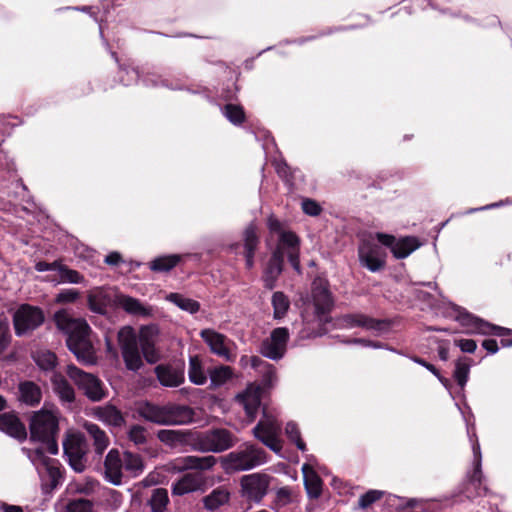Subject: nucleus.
Listing matches in <instances>:
<instances>
[{
	"label": "nucleus",
	"instance_id": "obj_1",
	"mask_svg": "<svg viewBox=\"0 0 512 512\" xmlns=\"http://www.w3.org/2000/svg\"><path fill=\"white\" fill-rule=\"evenodd\" d=\"M267 227L271 233L279 235L275 249L263 270V285L268 290H273L280 275L284 270V256L287 254L288 261L297 273H301L300 244L299 236L290 230L284 229V224L274 215L267 219Z\"/></svg>",
	"mask_w": 512,
	"mask_h": 512
},
{
	"label": "nucleus",
	"instance_id": "obj_2",
	"mask_svg": "<svg viewBox=\"0 0 512 512\" xmlns=\"http://www.w3.org/2000/svg\"><path fill=\"white\" fill-rule=\"evenodd\" d=\"M157 333L152 326L141 327L138 335L131 326H124L118 331L117 341L127 370H140L143 367L142 357L149 364H155L161 359V353L156 347Z\"/></svg>",
	"mask_w": 512,
	"mask_h": 512
},
{
	"label": "nucleus",
	"instance_id": "obj_3",
	"mask_svg": "<svg viewBox=\"0 0 512 512\" xmlns=\"http://www.w3.org/2000/svg\"><path fill=\"white\" fill-rule=\"evenodd\" d=\"M57 328L67 335L66 345L77 360L85 365L96 361L93 344L90 340L91 328L86 320L72 318L67 311L59 310L54 314Z\"/></svg>",
	"mask_w": 512,
	"mask_h": 512
},
{
	"label": "nucleus",
	"instance_id": "obj_4",
	"mask_svg": "<svg viewBox=\"0 0 512 512\" xmlns=\"http://www.w3.org/2000/svg\"><path fill=\"white\" fill-rule=\"evenodd\" d=\"M136 411L143 420L159 426L186 425L194 422L195 419V411L192 407L172 402L159 405L143 401L137 405Z\"/></svg>",
	"mask_w": 512,
	"mask_h": 512
},
{
	"label": "nucleus",
	"instance_id": "obj_5",
	"mask_svg": "<svg viewBox=\"0 0 512 512\" xmlns=\"http://www.w3.org/2000/svg\"><path fill=\"white\" fill-rule=\"evenodd\" d=\"M267 460L266 451L251 443L241 445L237 450L228 453L222 458V465L226 471H246L253 469Z\"/></svg>",
	"mask_w": 512,
	"mask_h": 512
},
{
	"label": "nucleus",
	"instance_id": "obj_6",
	"mask_svg": "<svg viewBox=\"0 0 512 512\" xmlns=\"http://www.w3.org/2000/svg\"><path fill=\"white\" fill-rule=\"evenodd\" d=\"M236 441V436L225 428L194 431L193 451L220 453L232 448Z\"/></svg>",
	"mask_w": 512,
	"mask_h": 512
},
{
	"label": "nucleus",
	"instance_id": "obj_7",
	"mask_svg": "<svg viewBox=\"0 0 512 512\" xmlns=\"http://www.w3.org/2000/svg\"><path fill=\"white\" fill-rule=\"evenodd\" d=\"M272 477L266 473L243 475L239 480V495L248 504H259L268 494Z\"/></svg>",
	"mask_w": 512,
	"mask_h": 512
},
{
	"label": "nucleus",
	"instance_id": "obj_8",
	"mask_svg": "<svg viewBox=\"0 0 512 512\" xmlns=\"http://www.w3.org/2000/svg\"><path fill=\"white\" fill-rule=\"evenodd\" d=\"M67 375L79 390L92 402H99L107 395L104 383L95 375L87 373L73 364L67 366Z\"/></svg>",
	"mask_w": 512,
	"mask_h": 512
},
{
	"label": "nucleus",
	"instance_id": "obj_9",
	"mask_svg": "<svg viewBox=\"0 0 512 512\" xmlns=\"http://www.w3.org/2000/svg\"><path fill=\"white\" fill-rule=\"evenodd\" d=\"M457 319L469 332L501 337L503 347H512V329L489 323L468 312L460 313Z\"/></svg>",
	"mask_w": 512,
	"mask_h": 512
},
{
	"label": "nucleus",
	"instance_id": "obj_10",
	"mask_svg": "<svg viewBox=\"0 0 512 512\" xmlns=\"http://www.w3.org/2000/svg\"><path fill=\"white\" fill-rule=\"evenodd\" d=\"M35 458L43 467V471L39 470L42 493L44 495H50L61 485L64 479L61 464L57 459L46 456L41 449L35 451Z\"/></svg>",
	"mask_w": 512,
	"mask_h": 512
},
{
	"label": "nucleus",
	"instance_id": "obj_11",
	"mask_svg": "<svg viewBox=\"0 0 512 512\" xmlns=\"http://www.w3.org/2000/svg\"><path fill=\"white\" fill-rule=\"evenodd\" d=\"M45 321V315L40 307L21 304L13 314L15 334L19 337L39 328Z\"/></svg>",
	"mask_w": 512,
	"mask_h": 512
},
{
	"label": "nucleus",
	"instance_id": "obj_12",
	"mask_svg": "<svg viewBox=\"0 0 512 512\" xmlns=\"http://www.w3.org/2000/svg\"><path fill=\"white\" fill-rule=\"evenodd\" d=\"M311 297L317 318L324 323H329L331 320L329 314L334 307L329 282L320 278L315 279L312 283Z\"/></svg>",
	"mask_w": 512,
	"mask_h": 512
},
{
	"label": "nucleus",
	"instance_id": "obj_13",
	"mask_svg": "<svg viewBox=\"0 0 512 512\" xmlns=\"http://www.w3.org/2000/svg\"><path fill=\"white\" fill-rule=\"evenodd\" d=\"M64 456L70 467L77 473L86 468V440L81 434H69L63 441Z\"/></svg>",
	"mask_w": 512,
	"mask_h": 512
},
{
	"label": "nucleus",
	"instance_id": "obj_14",
	"mask_svg": "<svg viewBox=\"0 0 512 512\" xmlns=\"http://www.w3.org/2000/svg\"><path fill=\"white\" fill-rule=\"evenodd\" d=\"M29 429L33 441L48 439L49 436H57L59 432L58 419L47 410H39L31 416Z\"/></svg>",
	"mask_w": 512,
	"mask_h": 512
},
{
	"label": "nucleus",
	"instance_id": "obj_15",
	"mask_svg": "<svg viewBox=\"0 0 512 512\" xmlns=\"http://www.w3.org/2000/svg\"><path fill=\"white\" fill-rule=\"evenodd\" d=\"M360 264L371 272H378L386 266V253L372 240L363 239L358 246Z\"/></svg>",
	"mask_w": 512,
	"mask_h": 512
},
{
	"label": "nucleus",
	"instance_id": "obj_16",
	"mask_svg": "<svg viewBox=\"0 0 512 512\" xmlns=\"http://www.w3.org/2000/svg\"><path fill=\"white\" fill-rule=\"evenodd\" d=\"M290 338L289 330L286 327H277L272 330L270 337L261 342L259 352L271 360H280L287 351V344Z\"/></svg>",
	"mask_w": 512,
	"mask_h": 512
},
{
	"label": "nucleus",
	"instance_id": "obj_17",
	"mask_svg": "<svg viewBox=\"0 0 512 512\" xmlns=\"http://www.w3.org/2000/svg\"><path fill=\"white\" fill-rule=\"evenodd\" d=\"M378 242L390 248L396 259H404L420 247V242L415 236H406L396 239L395 236L386 233L376 234Z\"/></svg>",
	"mask_w": 512,
	"mask_h": 512
},
{
	"label": "nucleus",
	"instance_id": "obj_18",
	"mask_svg": "<svg viewBox=\"0 0 512 512\" xmlns=\"http://www.w3.org/2000/svg\"><path fill=\"white\" fill-rule=\"evenodd\" d=\"M280 427L274 419L260 420L253 428L254 437L271 449L279 453L282 449V443L278 438Z\"/></svg>",
	"mask_w": 512,
	"mask_h": 512
},
{
	"label": "nucleus",
	"instance_id": "obj_19",
	"mask_svg": "<svg viewBox=\"0 0 512 512\" xmlns=\"http://www.w3.org/2000/svg\"><path fill=\"white\" fill-rule=\"evenodd\" d=\"M340 321L347 328H363L381 332L388 329L392 322L389 319H376L363 313H348L341 316Z\"/></svg>",
	"mask_w": 512,
	"mask_h": 512
},
{
	"label": "nucleus",
	"instance_id": "obj_20",
	"mask_svg": "<svg viewBox=\"0 0 512 512\" xmlns=\"http://www.w3.org/2000/svg\"><path fill=\"white\" fill-rule=\"evenodd\" d=\"M206 484V478L201 472H188L172 483L171 491L173 495L183 496L195 491H204Z\"/></svg>",
	"mask_w": 512,
	"mask_h": 512
},
{
	"label": "nucleus",
	"instance_id": "obj_21",
	"mask_svg": "<svg viewBox=\"0 0 512 512\" xmlns=\"http://www.w3.org/2000/svg\"><path fill=\"white\" fill-rule=\"evenodd\" d=\"M155 374L161 385L165 387H178L185 381L184 362L160 364L155 367Z\"/></svg>",
	"mask_w": 512,
	"mask_h": 512
},
{
	"label": "nucleus",
	"instance_id": "obj_22",
	"mask_svg": "<svg viewBox=\"0 0 512 512\" xmlns=\"http://www.w3.org/2000/svg\"><path fill=\"white\" fill-rule=\"evenodd\" d=\"M243 243L235 244V247L242 246L243 247V256L245 258V267L248 270H251L254 267L255 261V253L260 244V238L258 235L257 227L254 223H250L243 231Z\"/></svg>",
	"mask_w": 512,
	"mask_h": 512
},
{
	"label": "nucleus",
	"instance_id": "obj_23",
	"mask_svg": "<svg viewBox=\"0 0 512 512\" xmlns=\"http://www.w3.org/2000/svg\"><path fill=\"white\" fill-rule=\"evenodd\" d=\"M123 458L117 449H111L105 457V478L114 485L122 483Z\"/></svg>",
	"mask_w": 512,
	"mask_h": 512
},
{
	"label": "nucleus",
	"instance_id": "obj_24",
	"mask_svg": "<svg viewBox=\"0 0 512 512\" xmlns=\"http://www.w3.org/2000/svg\"><path fill=\"white\" fill-rule=\"evenodd\" d=\"M17 400L28 407H37L42 400V389L34 381H20L18 384Z\"/></svg>",
	"mask_w": 512,
	"mask_h": 512
},
{
	"label": "nucleus",
	"instance_id": "obj_25",
	"mask_svg": "<svg viewBox=\"0 0 512 512\" xmlns=\"http://www.w3.org/2000/svg\"><path fill=\"white\" fill-rule=\"evenodd\" d=\"M156 436L160 442L168 446L174 447L181 444L189 446L193 450L194 431L162 429L157 432Z\"/></svg>",
	"mask_w": 512,
	"mask_h": 512
},
{
	"label": "nucleus",
	"instance_id": "obj_26",
	"mask_svg": "<svg viewBox=\"0 0 512 512\" xmlns=\"http://www.w3.org/2000/svg\"><path fill=\"white\" fill-rule=\"evenodd\" d=\"M0 430L18 440H24L27 437L25 425L14 413L0 414Z\"/></svg>",
	"mask_w": 512,
	"mask_h": 512
},
{
	"label": "nucleus",
	"instance_id": "obj_27",
	"mask_svg": "<svg viewBox=\"0 0 512 512\" xmlns=\"http://www.w3.org/2000/svg\"><path fill=\"white\" fill-rule=\"evenodd\" d=\"M87 304L92 312L106 314L111 304V296L103 287H96L88 292Z\"/></svg>",
	"mask_w": 512,
	"mask_h": 512
},
{
	"label": "nucleus",
	"instance_id": "obj_28",
	"mask_svg": "<svg viewBox=\"0 0 512 512\" xmlns=\"http://www.w3.org/2000/svg\"><path fill=\"white\" fill-rule=\"evenodd\" d=\"M201 338L208 344L212 353L220 357H228L229 349L225 345L226 336L211 329L200 332Z\"/></svg>",
	"mask_w": 512,
	"mask_h": 512
},
{
	"label": "nucleus",
	"instance_id": "obj_29",
	"mask_svg": "<svg viewBox=\"0 0 512 512\" xmlns=\"http://www.w3.org/2000/svg\"><path fill=\"white\" fill-rule=\"evenodd\" d=\"M304 476V486L307 495L311 499H317L322 494L323 481L317 472L308 464L302 467Z\"/></svg>",
	"mask_w": 512,
	"mask_h": 512
},
{
	"label": "nucleus",
	"instance_id": "obj_30",
	"mask_svg": "<svg viewBox=\"0 0 512 512\" xmlns=\"http://www.w3.org/2000/svg\"><path fill=\"white\" fill-rule=\"evenodd\" d=\"M53 390L61 401L72 403L75 401V392L68 380L60 373H55L51 379Z\"/></svg>",
	"mask_w": 512,
	"mask_h": 512
},
{
	"label": "nucleus",
	"instance_id": "obj_31",
	"mask_svg": "<svg viewBox=\"0 0 512 512\" xmlns=\"http://www.w3.org/2000/svg\"><path fill=\"white\" fill-rule=\"evenodd\" d=\"M230 500V492L224 486H219L212 490L210 494L202 499L204 508L210 511H215L221 506L227 504Z\"/></svg>",
	"mask_w": 512,
	"mask_h": 512
},
{
	"label": "nucleus",
	"instance_id": "obj_32",
	"mask_svg": "<svg viewBox=\"0 0 512 512\" xmlns=\"http://www.w3.org/2000/svg\"><path fill=\"white\" fill-rule=\"evenodd\" d=\"M182 260L179 254L162 255L154 258L148 263L151 271L155 273H168L174 269Z\"/></svg>",
	"mask_w": 512,
	"mask_h": 512
},
{
	"label": "nucleus",
	"instance_id": "obj_33",
	"mask_svg": "<svg viewBox=\"0 0 512 512\" xmlns=\"http://www.w3.org/2000/svg\"><path fill=\"white\" fill-rule=\"evenodd\" d=\"M84 428L89 437L93 440L95 452L97 454H102L109 445V438L105 431H103L97 424L89 422L84 424Z\"/></svg>",
	"mask_w": 512,
	"mask_h": 512
},
{
	"label": "nucleus",
	"instance_id": "obj_34",
	"mask_svg": "<svg viewBox=\"0 0 512 512\" xmlns=\"http://www.w3.org/2000/svg\"><path fill=\"white\" fill-rule=\"evenodd\" d=\"M96 414L99 419L111 426L121 427L125 424V418L122 412L114 405L108 404L103 407H98Z\"/></svg>",
	"mask_w": 512,
	"mask_h": 512
},
{
	"label": "nucleus",
	"instance_id": "obj_35",
	"mask_svg": "<svg viewBox=\"0 0 512 512\" xmlns=\"http://www.w3.org/2000/svg\"><path fill=\"white\" fill-rule=\"evenodd\" d=\"M118 304L129 314L144 317L151 315V310L149 308L145 307L140 300L131 296L120 295L118 297Z\"/></svg>",
	"mask_w": 512,
	"mask_h": 512
},
{
	"label": "nucleus",
	"instance_id": "obj_36",
	"mask_svg": "<svg viewBox=\"0 0 512 512\" xmlns=\"http://www.w3.org/2000/svg\"><path fill=\"white\" fill-rule=\"evenodd\" d=\"M470 485H479L480 491H477L475 493H472L470 491V487H466L465 492L466 496L469 499H474L476 497L485 496L488 492V488L483 484V475L481 471V463L480 460L475 464V468L473 471V474L470 477Z\"/></svg>",
	"mask_w": 512,
	"mask_h": 512
},
{
	"label": "nucleus",
	"instance_id": "obj_37",
	"mask_svg": "<svg viewBox=\"0 0 512 512\" xmlns=\"http://www.w3.org/2000/svg\"><path fill=\"white\" fill-rule=\"evenodd\" d=\"M188 376L189 380L196 385H203L207 381V376L203 370L202 362L197 355L190 357Z\"/></svg>",
	"mask_w": 512,
	"mask_h": 512
},
{
	"label": "nucleus",
	"instance_id": "obj_38",
	"mask_svg": "<svg viewBox=\"0 0 512 512\" xmlns=\"http://www.w3.org/2000/svg\"><path fill=\"white\" fill-rule=\"evenodd\" d=\"M122 458L125 470L131 473L132 476H138L143 472L144 463L139 454L125 451Z\"/></svg>",
	"mask_w": 512,
	"mask_h": 512
},
{
	"label": "nucleus",
	"instance_id": "obj_39",
	"mask_svg": "<svg viewBox=\"0 0 512 512\" xmlns=\"http://www.w3.org/2000/svg\"><path fill=\"white\" fill-rule=\"evenodd\" d=\"M167 299L180 309L191 314L197 313L200 310V303L198 301L187 298L180 293H170Z\"/></svg>",
	"mask_w": 512,
	"mask_h": 512
},
{
	"label": "nucleus",
	"instance_id": "obj_40",
	"mask_svg": "<svg viewBox=\"0 0 512 512\" xmlns=\"http://www.w3.org/2000/svg\"><path fill=\"white\" fill-rule=\"evenodd\" d=\"M273 317L274 319H282L289 307V298L281 291L274 292L272 295Z\"/></svg>",
	"mask_w": 512,
	"mask_h": 512
},
{
	"label": "nucleus",
	"instance_id": "obj_41",
	"mask_svg": "<svg viewBox=\"0 0 512 512\" xmlns=\"http://www.w3.org/2000/svg\"><path fill=\"white\" fill-rule=\"evenodd\" d=\"M212 387H219L225 384L233 376V369L230 366L221 365L209 370Z\"/></svg>",
	"mask_w": 512,
	"mask_h": 512
},
{
	"label": "nucleus",
	"instance_id": "obj_42",
	"mask_svg": "<svg viewBox=\"0 0 512 512\" xmlns=\"http://www.w3.org/2000/svg\"><path fill=\"white\" fill-rule=\"evenodd\" d=\"M470 372V359L459 358L455 363L453 377L457 384L463 389L468 381Z\"/></svg>",
	"mask_w": 512,
	"mask_h": 512
},
{
	"label": "nucleus",
	"instance_id": "obj_43",
	"mask_svg": "<svg viewBox=\"0 0 512 512\" xmlns=\"http://www.w3.org/2000/svg\"><path fill=\"white\" fill-rule=\"evenodd\" d=\"M168 503V492L164 488L155 489L149 500V505L153 512H164Z\"/></svg>",
	"mask_w": 512,
	"mask_h": 512
},
{
	"label": "nucleus",
	"instance_id": "obj_44",
	"mask_svg": "<svg viewBox=\"0 0 512 512\" xmlns=\"http://www.w3.org/2000/svg\"><path fill=\"white\" fill-rule=\"evenodd\" d=\"M64 512H95L94 502L86 498L69 499Z\"/></svg>",
	"mask_w": 512,
	"mask_h": 512
},
{
	"label": "nucleus",
	"instance_id": "obj_45",
	"mask_svg": "<svg viewBox=\"0 0 512 512\" xmlns=\"http://www.w3.org/2000/svg\"><path fill=\"white\" fill-rule=\"evenodd\" d=\"M34 359L37 366L44 371H52L57 365L56 354L49 350L38 352Z\"/></svg>",
	"mask_w": 512,
	"mask_h": 512
},
{
	"label": "nucleus",
	"instance_id": "obj_46",
	"mask_svg": "<svg viewBox=\"0 0 512 512\" xmlns=\"http://www.w3.org/2000/svg\"><path fill=\"white\" fill-rule=\"evenodd\" d=\"M224 115L234 125H241L246 120L243 107L232 103L224 106Z\"/></svg>",
	"mask_w": 512,
	"mask_h": 512
},
{
	"label": "nucleus",
	"instance_id": "obj_47",
	"mask_svg": "<svg viewBox=\"0 0 512 512\" xmlns=\"http://www.w3.org/2000/svg\"><path fill=\"white\" fill-rule=\"evenodd\" d=\"M285 433L289 440L295 443L296 447L302 452L306 451V443L301 438L298 425L295 422H288L285 427Z\"/></svg>",
	"mask_w": 512,
	"mask_h": 512
},
{
	"label": "nucleus",
	"instance_id": "obj_48",
	"mask_svg": "<svg viewBox=\"0 0 512 512\" xmlns=\"http://www.w3.org/2000/svg\"><path fill=\"white\" fill-rule=\"evenodd\" d=\"M98 482L94 479H87L85 482H75L69 485L68 491L71 494L91 495L95 491Z\"/></svg>",
	"mask_w": 512,
	"mask_h": 512
},
{
	"label": "nucleus",
	"instance_id": "obj_49",
	"mask_svg": "<svg viewBox=\"0 0 512 512\" xmlns=\"http://www.w3.org/2000/svg\"><path fill=\"white\" fill-rule=\"evenodd\" d=\"M128 438L135 445H144L147 443V430L139 424L132 425L128 431Z\"/></svg>",
	"mask_w": 512,
	"mask_h": 512
},
{
	"label": "nucleus",
	"instance_id": "obj_50",
	"mask_svg": "<svg viewBox=\"0 0 512 512\" xmlns=\"http://www.w3.org/2000/svg\"><path fill=\"white\" fill-rule=\"evenodd\" d=\"M384 495V492L379 490H369L360 496L358 501V507L360 509H367L376 501L380 500Z\"/></svg>",
	"mask_w": 512,
	"mask_h": 512
},
{
	"label": "nucleus",
	"instance_id": "obj_51",
	"mask_svg": "<svg viewBox=\"0 0 512 512\" xmlns=\"http://www.w3.org/2000/svg\"><path fill=\"white\" fill-rule=\"evenodd\" d=\"M84 280V276L81 275L78 271L69 268L67 265L65 268H62V273L60 275V281L65 283H73L79 284Z\"/></svg>",
	"mask_w": 512,
	"mask_h": 512
},
{
	"label": "nucleus",
	"instance_id": "obj_52",
	"mask_svg": "<svg viewBox=\"0 0 512 512\" xmlns=\"http://www.w3.org/2000/svg\"><path fill=\"white\" fill-rule=\"evenodd\" d=\"M79 296L80 293L76 289H64L57 294L55 301L59 304L74 303Z\"/></svg>",
	"mask_w": 512,
	"mask_h": 512
},
{
	"label": "nucleus",
	"instance_id": "obj_53",
	"mask_svg": "<svg viewBox=\"0 0 512 512\" xmlns=\"http://www.w3.org/2000/svg\"><path fill=\"white\" fill-rule=\"evenodd\" d=\"M292 501V490L288 486H284L279 488L276 491L275 496V504L277 506L283 507L291 503Z\"/></svg>",
	"mask_w": 512,
	"mask_h": 512
},
{
	"label": "nucleus",
	"instance_id": "obj_54",
	"mask_svg": "<svg viewBox=\"0 0 512 512\" xmlns=\"http://www.w3.org/2000/svg\"><path fill=\"white\" fill-rule=\"evenodd\" d=\"M199 461V456H185L176 460L175 468L179 471L187 470V469H197V464Z\"/></svg>",
	"mask_w": 512,
	"mask_h": 512
},
{
	"label": "nucleus",
	"instance_id": "obj_55",
	"mask_svg": "<svg viewBox=\"0 0 512 512\" xmlns=\"http://www.w3.org/2000/svg\"><path fill=\"white\" fill-rule=\"evenodd\" d=\"M302 210L309 216H318L322 212V207L315 200L306 198L302 201Z\"/></svg>",
	"mask_w": 512,
	"mask_h": 512
},
{
	"label": "nucleus",
	"instance_id": "obj_56",
	"mask_svg": "<svg viewBox=\"0 0 512 512\" xmlns=\"http://www.w3.org/2000/svg\"><path fill=\"white\" fill-rule=\"evenodd\" d=\"M259 406H260V398L258 396L255 395V396L248 398L244 402V408H245L247 416L253 419L257 414Z\"/></svg>",
	"mask_w": 512,
	"mask_h": 512
},
{
	"label": "nucleus",
	"instance_id": "obj_57",
	"mask_svg": "<svg viewBox=\"0 0 512 512\" xmlns=\"http://www.w3.org/2000/svg\"><path fill=\"white\" fill-rule=\"evenodd\" d=\"M11 335L8 324L0 322V355L5 351L10 343Z\"/></svg>",
	"mask_w": 512,
	"mask_h": 512
},
{
	"label": "nucleus",
	"instance_id": "obj_58",
	"mask_svg": "<svg viewBox=\"0 0 512 512\" xmlns=\"http://www.w3.org/2000/svg\"><path fill=\"white\" fill-rule=\"evenodd\" d=\"M276 173L282 180L291 183L293 176L291 168L286 162H281L276 165Z\"/></svg>",
	"mask_w": 512,
	"mask_h": 512
},
{
	"label": "nucleus",
	"instance_id": "obj_59",
	"mask_svg": "<svg viewBox=\"0 0 512 512\" xmlns=\"http://www.w3.org/2000/svg\"><path fill=\"white\" fill-rule=\"evenodd\" d=\"M455 344L465 353H473L477 348L476 341L473 339L455 340Z\"/></svg>",
	"mask_w": 512,
	"mask_h": 512
},
{
	"label": "nucleus",
	"instance_id": "obj_60",
	"mask_svg": "<svg viewBox=\"0 0 512 512\" xmlns=\"http://www.w3.org/2000/svg\"><path fill=\"white\" fill-rule=\"evenodd\" d=\"M216 463H217V459L214 456H212V455L199 457V461H198L197 469L196 470H201V471L209 470Z\"/></svg>",
	"mask_w": 512,
	"mask_h": 512
},
{
	"label": "nucleus",
	"instance_id": "obj_61",
	"mask_svg": "<svg viewBox=\"0 0 512 512\" xmlns=\"http://www.w3.org/2000/svg\"><path fill=\"white\" fill-rule=\"evenodd\" d=\"M40 442L46 445V449L50 454L56 455L58 453L57 436H49L48 439H42Z\"/></svg>",
	"mask_w": 512,
	"mask_h": 512
},
{
	"label": "nucleus",
	"instance_id": "obj_62",
	"mask_svg": "<svg viewBox=\"0 0 512 512\" xmlns=\"http://www.w3.org/2000/svg\"><path fill=\"white\" fill-rule=\"evenodd\" d=\"M347 343L360 344V345H363L366 347H372V348H382V346H383V344L381 342L364 339V338H353V339L347 341Z\"/></svg>",
	"mask_w": 512,
	"mask_h": 512
},
{
	"label": "nucleus",
	"instance_id": "obj_63",
	"mask_svg": "<svg viewBox=\"0 0 512 512\" xmlns=\"http://www.w3.org/2000/svg\"><path fill=\"white\" fill-rule=\"evenodd\" d=\"M412 360L415 363L425 367L427 370H429L436 377H439V369H437L433 364L427 362L425 359H423L421 357H418V356L412 357Z\"/></svg>",
	"mask_w": 512,
	"mask_h": 512
},
{
	"label": "nucleus",
	"instance_id": "obj_64",
	"mask_svg": "<svg viewBox=\"0 0 512 512\" xmlns=\"http://www.w3.org/2000/svg\"><path fill=\"white\" fill-rule=\"evenodd\" d=\"M482 347L491 354H495L499 350L498 342L495 339H485L482 342Z\"/></svg>",
	"mask_w": 512,
	"mask_h": 512
}]
</instances>
